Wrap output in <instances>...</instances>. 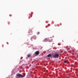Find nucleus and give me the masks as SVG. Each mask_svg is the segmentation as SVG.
Returning <instances> with one entry per match:
<instances>
[{
    "instance_id": "f03ea898",
    "label": "nucleus",
    "mask_w": 78,
    "mask_h": 78,
    "mask_svg": "<svg viewBox=\"0 0 78 78\" xmlns=\"http://www.w3.org/2000/svg\"><path fill=\"white\" fill-rule=\"evenodd\" d=\"M59 54H55L54 55L53 57L54 58H58V57H59Z\"/></svg>"
},
{
    "instance_id": "7ed1b4c3",
    "label": "nucleus",
    "mask_w": 78,
    "mask_h": 78,
    "mask_svg": "<svg viewBox=\"0 0 78 78\" xmlns=\"http://www.w3.org/2000/svg\"><path fill=\"white\" fill-rule=\"evenodd\" d=\"M33 38H34V39H36V36H33V37H31V41H33V40L32 39H33Z\"/></svg>"
},
{
    "instance_id": "39448f33",
    "label": "nucleus",
    "mask_w": 78,
    "mask_h": 78,
    "mask_svg": "<svg viewBox=\"0 0 78 78\" xmlns=\"http://www.w3.org/2000/svg\"><path fill=\"white\" fill-rule=\"evenodd\" d=\"M51 54H49L48 55V57H51Z\"/></svg>"
},
{
    "instance_id": "ddd939ff",
    "label": "nucleus",
    "mask_w": 78,
    "mask_h": 78,
    "mask_svg": "<svg viewBox=\"0 0 78 78\" xmlns=\"http://www.w3.org/2000/svg\"><path fill=\"white\" fill-rule=\"evenodd\" d=\"M45 40H46V39H45Z\"/></svg>"
},
{
    "instance_id": "1a4fd4ad",
    "label": "nucleus",
    "mask_w": 78,
    "mask_h": 78,
    "mask_svg": "<svg viewBox=\"0 0 78 78\" xmlns=\"http://www.w3.org/2000/svg\"><path fill=\"white\" fill-rule=\"evenodd\" d=\"M48 26H49V27H50V24H48Z\"/></svg>"
},
{
    "instance_id": "9d476101",
    "label": "nucleus",
    "mask_w": 78,
    "mask_h": 78,
    "mask_svg": "<svg viewBox=\"0 0 78 78\" xmlns=\"http://www.w3.org/2000/svg\"><path fill=\"white\" fill-rule=\"evenodd\" d=\"M67 78H69V77H67Z\"/></svg>"
},
{
    "instance_id": "f257e3e1",
    "label": "nucleus",
    "mask_w": 78,
    "mask_h": 78,
    "mask_svg": "<svg viewBox=\"0 0 78 78\" xmlns=\"http://www.w3.org/2000/svg\"><path fill=\"white\" fill-rule=\"evenodd\" d=\"M17 76L19 77H21V78H23L25 77L24 75H22L21 74L18 73L17 74Z\"/></svg>"
},
{
    "instance_id": "9b49d317",
    "label": "nucleus",
    "mask_w": 78,
    "mask_h": 78,
    "mask_svg": "<svg viewBox=\"0 0 78 78\" xmlns=\"http://www.w3.org/2000/svg\"><path fill=\"white\" fill-rule=\"evenodd\" d=\"M51 41H50V42H51Z\"/></svg>"
},
{
    "instance_id": "f8f14e48",
    "label": "nucleus",
    "mask_w": 78,
    "mask_h": 78,
    "mask_svg": "<svg viewBox=\"0 0 78 78\" xmlns=\"http://www.w3.org/2000/svg\"><path fill=\"white\" fill-rule=\"evenodd\" d=\"M9 78V77H7V78Z\"/></svg>"
},
{
    "instance_id": "0eeeda50",
    "label": "nucleus",
    "mask_w": 78,
    "mask_h": 78,
    "mask_svg": "<svg viewBox=\"0 0 78 78\" xmlns=\"http://www.w3.org/2000/svg\"><path fill=\"white\" fill-rule=\"evenodd\" d=\"M64 62L65 63H66V62H67V61H66V60H65L64 61Z\"/></svg>"
},
{
    "instance_id": "20e7f679",
    "label": "nucleus",
    "mask_w": 78,
    "mask_h": 78,
    "mask_svg": "<svg viewBox=\"0 0 78 78\" xmlns=\"http://www.w3.org/2000/svg\"><path fill=\"white\" fill-rule=\"evenodd\" d=\"M35 54V55H39V51H36Z\"/></svg>"
},
{
    "instance_id": "6e6552de",
    "label": "nucleus",
    "mask_w": 78,
    "mask_h": 78,
    "mask_svg": "<svg viewBox=\"0 0 78 78\" xmlns=\"http://www.w3.org/2000/svg\"><path fill=\"white\" fill-rule=\"evenodd\" d=\"M39 33H40L39 32H38L37 33V34H39Z\"/></svg>"
},
{
    "instance_id": "423d86ee",
    "label": "nucleus",
    "mask_w": 78,
    "mask_h": 78,
    "mask_svg": "<svg viewBox=\"0 0 78 78\" xmlns=\"http://www.w3.org/2000/svg\"><path fill=\"white\" fill-rule=\"evenodd\" d=\"M30 56H31V55H30V54H28L27 55V57L30 58Z\"/></svg>"
}]
</instances>
